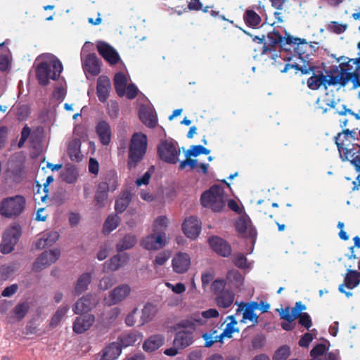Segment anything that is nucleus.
Returning <instances> with one entry per match:
<instances>
[{"label":"nucleus","instance_id":"f257e3e1","mask_svg":"<svg viewBox=\"0 0 360 360\" xmlns=\"http://www.w3.org/2000/svg\"><path fill=\"white\" fill-rule=\"evenodd\" d=\"M337 61L340 62L339 65L331 66L329 71H326V74L321 68L311 65L309 63H304L302 65H300L297 63H287L281 72H286L290 69L294 68L300 71L302 75H307L311 72L312 75L307 80L308 88L311 90L316 91L323 86V89L326 90L328 87L330 86H335L339 85L341 86L343 82L347 68H348L349 65V58L342 56L337 58Z\"/></svg>","mask_w":360,"mask_h":360},{"label":"nucleus","instance_id":"f03ea898","mask_svg":"<svg viewBox=\"0 0 360 360\" xmlns=\"http://www.w3.org/2000/svg\"><path fill=\"white\" fill-rule=\"evenodd\" d=\"M147 136L142 133H135L132 135L129 146L127 167L131 170L134 169L143 160L147 150Z\"/></svg>","mask_w":360,"mask_h":360},{"label":"nucleus","instance_id":"7ed1b4c3","mask_svg":"<svg viewBox=\"0 0 360 360\" xmlns=\"http://www.w3.org/2000/svg\"><path fill=\"white\" fill-rule=\"evenodd\" d=\"M226 201L224 188L219 185L212 186L200 197L202 205L215 212H221L224 208Z\"/></svg>","mask_w":360,"mask_h":360},{"label":"nucleus","instance_id":"20e7f679","mask_svg":"<svg viewBox=\"0 0 360 360\" xmlns=\"http://www.w3.org/2000/svg\"><path fill=\"white\" fill-rule=\"evenodd\" d=\"M62 70L63 65L56 58L50 62L39 63L36 68V77L39 84L46 86L49 84L50 79L57 80Z\"/></svg>","mask_w":360,"mask_h":360},{"label":"nucleus","instance_id":"39448f33","mask_svg":"<svg viewBox=\"0 0 360 360\" xmlns=\"http://www.w3.org/2000/svg\"><path fill=\"white\" fill-rule=\"evenodd\" d=\"M25 205L26 200L21 195L6 198L0 202V214L6 218H15L24 212Z\"/></svg>","mask_w":360,"mask_h":360},{"label":"nucleus","instance_id":"423d86ee","mask_svg":"<svg viewBox=\"0 0 360 360\" xmlns=\"http://www.w3.org/2000/svg\"><path fill=\"white\" fill-rule=\"evenodd\" d=\"M219 315L216 309H209L201 314H194L188 319H183L174 325L172 328L178 330L181 328H191L195 330L198 326H202L205 323V319L216 318Z\"/></svg>","mask_w":360,"mask_h":360},{"label":"nucleus","instance_id":"0eeeda50","mask_svg":"<svg viewBox=\"0 0 360 360\" xmlns=\"http://www.w3.org/2000/svg\"><path fill=\"white\" fill-rule=\"evenodd\" d=\"M160 160L168 164H176L181 154L177 142L173 139L161 141L157 149Z\"/></svg>","mask_w":360,"mask_h":360},{"label":"nucleus","instance_id":"6e6552de","mask_svg":"<svg viewBox=\"0 0 360 360\" xmlns=\"http://www.w3.org/2000/svg\"><path fill=\"white\" fill-rule=\"evenodd\" d=\"M357 126H351V129H343L335 137V142L342 159L349 155L352 148H349L352 141L358 140L356 131Z\"/></svg>","mask_w":360,"mask_h":360},{"label":"nucleus","instance_id":"1a4fd4ad","mask_svg":"<svg viewBox=\"0 0 360 360\" xmlns=\"http://www.w3.org/2000/svg\"><path fill=\"white\" fill-rule=\"evenodd\" d=\"M22 234L21 227L13 223L4 233L0 250L3 254L11 252Z\"/></svg>","mask_w":360,"mask_h":360},{"label":"nucleus","instance_id":"9d476101","mask_svg":"<svg viewBox=\"0 0 360 360\" xmlns=\"http://www.w3.org/2000/svg\"><path fill=\"white\" fill-rule=\"evenodd\" d=\"M60 255V252L58 249L44 251L37 257L36 262L33 264L32 270L39 271L46 268L56 262Z\"/></svg>","mask_w":360,"mask_h":360},{"label":"nucleus","instance_id":"9b49d317","mask_svg":"<svg viewBox=\"0 0 360 360\" xmlns=\"http://www.w3.org/2000/svg\"><path fill=\"white\" fill-rule=\"evenodd\" d=\"M166 245V234L162 232L152 233L143 238L141 245L148 250H157Z\"/></svg>","mask_w":360,"mask_h":360},{"label":"nucleus","instance_id":"f8f14e48","mask_svg":"<svg viewBox=\"0 0 360 360\" xmlns=\"http://www.w3.org/2000/svg\"><path fill=\"white\" fill-rule=\"evenodd\" d=\"M131 288L127 284H122L112 290L108 297L104 298L105 304L112 306L124 300L130 293Z\"/></svg>","mask_w":360,"mask_h":360},{"label":"nucleus","instance_id":"ddd939ff","mask_svg":"<svg viewBox=\"0 0 360 360\" xmlns=\"http://www.w3.org/2000/svg\"><path fill=\"white\" fill-rule=\"evenodd\" d=\"M97 50L99 54L110 65H116L120 60V56L116 50L104 41L98 42Z\"/></svg>","mask_w":360,"mask_h":360},{"label":"nucleus","instance_id":"4468645a","mask_svg":"<svg viewBox=\"0 0 360 360\" xmlns=\"http://www.w3.org/2000/svg\"><path fill=\"white\" fill-rule=\"evenodd\" d=\"M213 251L223 257H227L231 254V247L224 239L218 236H212L208 240Z\"/></svg>","mask_w":360,"mask_h":360},{"label":"nucleus","instance_id":"2eb2a0df","mask_svg":"<svg viewBox=\"0 0 360 360\" xmlns=\"http://www.w3.org/2000/svg\"><path fill=\"white\" fill-rule=\"evenodd\" d=\"M184 234L189 238H196L201 231V222L195 217H190L186 219L182 224Z\"/></svg>","mask_w":360,"mask_h":360},{"label":"nucleus","instance_id":"dca6fc26","mask_svg":"<svg viewBox=\"0 0 360 360\" xmlns=\"http://www.w3.org/2000/svg\"><path fill=\"white\" fill-rule=\"evenodd\" d=\"M235 226L240 234H243L245 238H251L253 242L255 240L257 230L252 226L250 219L242 217L236 222Z\"/></svg>","mask_w":360,"mask_h":360},{"label":"nucleus","instance_id":"f3484780","mask_svg":"<svg viewBox=\"0 0 360 360\" xmlns=\"http://www.w3.org/2000/svg\"><path fill=\"white\" fill-rule=\"evenodd\" d=\"M95 321V317L90 314H85L75 319L72 330L77 334H82L88 330Z\"/></svg>","mask_w":360,"mask_h":360},{"label":"nucleus","instance_id":"a211bd4d","mask_svg":"<svg viewBox=\"0 0 360 360\" xmlns=\"http://www.w3.org/2000/svg\"><path fill=\"white\" fill-rule=\"evenodd\" d=\"M185 330L177 331L173 345L177 348L184 349L191 345L193 342V333L195 330L184 328Z\"/></svg>","mask_w":360,"mask_h":360},{"label":"nucleus","instance_id":"6ab92c4d","mask_svg":"<svg viewBox=\"0 0 360 360\" xmlns=\"http://www.w3.org/2000/svg\"><path fill=\"white\" fill-rule=\"evenodd\" d=\"M97 301L91 294H87L79 299L73 308L76 314L86 313L91 310L96 304Z\"/></svg>","mask_w":360,"mask_h":360},{"label":"nucleus","instance_id":"aec40b11","mask_svg":"<svg viewBox=\"0 0 360 360\" xmlns=\"http://www.w3.org/2000/svg\"><path fill=\"white\" fill-rule=\"evenodd\" d=\"M111 83L107 76L101 75L97 79L96 94L101 103H105L110 94Z\"/></svg>","mask_w":360,"mask_h":360},{"label":"nucleus","instance_id":"412c9836","mask_svg":"<svg viewBox=\"0 0 360 360\" xmlns=\"http://www.w3.org/2000/svg\"><path fill=\"white\" fill-rule=\"evenodd\" d=\"M85 72L92 76H96L101 72V62L96 53H89L83 63Z\"/></svg>","mask_w":360,"mask_h":360},{"label":"nucleus","instance_id":"4be33fe9","mask_svg":"<svg viewBox=\"0 0 360 360\" xmlns=\"http://www.w3.org/2000/svg\"><path fill=\"white\" fill-rule=\"evenodd\" d=\"M191 264L190 257L186 253L179 252L172 259V267L178 274H184L188 271Z\"/></svg>","mask_w":360,"mask_h":360},{"label":"nucleus","instance_id":"5701e85b","mask_svg":"<svg viewBox=\"0 0 360 360\" xmlns=\"http://www.w3.org/2000/svg\"><path fill=\"white\" fill-rule=\"evenodd\" d=\"M96 132L103 145L107 146L110 143L111 140V128L106 121L102 120L97 123Z\"/></svg>","mask_w":360,"mask_h":360},{"label":"nucleus","instance_id":"b1692460","mask_svg":"<svg viewBox=\"0 0 360 360\" xmlns=\"http://www.w3.org/2000/svg\"><path fill=\"white\" fill-rule=\"evenodd\" d=\"M122 346L119 342H113L101 351L100 360H115L120 355Z\"/></svg>","mask_w":360,"mask_h":360},{"label":"nucleus","instance_id":"393cba45","mask_svg":"<svg viewBox=\"0 0 360 360\" xmlns=\"http://www.w3.org/2000/svg\"><path fill=\"white\" fill-rule=\"evenodd\" d=\"M267 39L269 41V46H266V44L263 45L262 51V55L275 51V46L276 45H281L283 37L280 34L278 31L274 30L268 33Z\"/></svg>","mask_w":360,"mask_h":360},{"label":"nucleus","instance_id":"a878e982","mask_svg":"<svg viewBox=\"0 0 360 360\" xmlns=\"http://www.w3.org/2000/svg\"><path fill=\"white\" fill-rule=\"evenodd\" d=\"M129 259V257L127 253L122 255H116L113 256L109 261L104 263V268L110 271H116L121 266L126 264Z\"/></svg>","mask_w":360,"mask_h":360},{"label":"nucleus","instance_id":"bb28decb","mask_svg":"<svg viewBox=\"0 0 360 360\" xmlns=\"http://www.w3.org/2000/svg\"><path fill=\"white\" fill-rule=\"evenodd\" d=\"M165 342V338L161 335H154L145 340L143 349L147 352H153L159 349Z\"/></svg>","mask_w":360,"mask_h":360},{"label":"nucleus","instance_id":"cd10ccee","mask_svg":"<svg viewBox=\"0 0 360 360\" xmlns=\"http://www.w3.org/2000/svg\"><path fill=\"white\" fill-rule=\"evenodd\" d=\"M58 238L59 234L56 231L46 232L36 243V248L41 250L51 246L58 240Z\"/></svg>","mask_w":360,"mask_h":360},{"label":"nucleus","instance_id":"c85d7f7f","mask_svg":"<svg viewBox=\"0 0 360 360\" xmlns=\"http://www.w3.org/2000/svg\"><path fill=\"white\" fill-rule=\"evenodd\" d=\"M234 299L235 294L229 290H226L216 295L215 301L219 307L228 308L232 305Z\"/></svg>","mask_w":360,"mask_h":360},{"label":"nucleus","instance_id":"c756f323","mask_svg":"<svg viewBox=\"0 0 360 360\" xmlns=\"http://www.w3.org/2000/svg\"><path fill=\"white\" fill-rule=\"evenodd\" d=\"M293 50L300 59L305 61L309 59L311 46L305 39H300L297 44L293 47Z\"/></svg>","mask_w":360,"mask_h":360},{"label":"nucleus","instance_id":"7c9ffc66","mask_svg":"<svg viewBox=\"0 0 360 360\" xmlns=\"http://www.w3.org/2000/svg\"><path fill=\"white\" fill-rule=\"evenodd\" d=\"M131 193L129 191H122L120 196L115 200V209L117 213H122L131 201Z\"/></svg>","mask_w":360,"mask_h":360},{"label":"nucleus","instance_id":"2f4dec72","mask_svg":"<svg viewBox=\"0 0 360 360\" xmlns=\"http://www.w3.org/2000/svg\"><path fill=\"white\" fill-rule=\"evenodd\" d=\"M91 274L90 273H84L82 274L77 279L75 288L74 294L79 295L83 292L87 290L88 285L91 281Z\"/></svg>","mask_w":360,"mask_h":360},{"label":"nucleus","instance_id":"473e14b6","mask_svg":"<svg viewBox=\"0 0 360 360\" xmlns=\"http://www.w3.org/2000/svg\"><path fill=\"white\" fill-rule=\"evenodd\" d=\"M347 288L352 290L360 283V272L356 270L348 269L344 279Z\"/></svg>","mask_w":360,"mask_h":360},{"label":"nucleus","instance_id":"72a5a7b5","mask_svg":"<svg viewBox=\"0 0 360 360\" xmlns=\"http://www.w3.org/2000/svg\"><path fill=\"white\" fill-rule=\"evenodd\" d=\"M343 160H349L357 172H360V145L352 144V151Z\"/></svg>","mask_w":360,"mask_h":360},{"label":"nucleus","instance_id":"f704fd0d","mask_svg":"<svg viewBox=\"0 0 360 360\" xmlns=\"http://www.w3.org/2000/svg\"><path fill=\"white\" fill-rule=\"evenodd\" d=\"M113 82L116 93L119 96H123L125 93L127 82V79L125 75L120 72L116 73L115 75Z\"/></svg>","mask_w":360,"mask_h":360},{"label":"nucleus","instance_id":"c9c22d12","mask_svg":"<svg viewBox=\"0 0 360 360\" xmlns=\"http://www.w3.org/2000/svg\"><path fill=\"white\" fill-rule=\"evenodd\" d=\"M137 242L136 236L133 234L125 235L117 244L116 249L122 252L133 248Z\"/></svg>","mask_w":360,"mask_h":360},{"label":"nucleus","instance_id":"e433bc0d","mask_svg":"<svg viewBox=\"0 0 360 360\" xmlns=\"http://www.w3.org/2000/svg\"><path fill=\"white\" fill-rule=\"evenodd\" d=\"M316 108L320 110L323 114L326 113L331 109L335 110V113L337 114V108H340L337 106L338 103L335 99L330 98H323L322 100L319 98L316 101Z\"/></svg>","mask_w":360,"mask_h":360},{"label":"nucleus","instance_id":"4c0bfd02","mask_svg":"<svg viewBox=\"0 0 360 360\" xmlns=\"http://www.w3.org/2000/svg\"><path fill=\"white\" fill-rule=\"evenodd\" d=\"M139 118L141 122L149 128H155L157 125L156 115L150 110H141L139 112Z\"/></svg>","mask_w":360,"mask_h":360},{"label":"nucleus","instance_id":"58836bf2","mask_svg":"<svg viewBox=\"0 0 360 360\" xmlns=\"http://www.w3.org/2000/svg\"><path fill=\"white\" fill-rule=\"evenodd\" d=\"M60 176L63 181L68 184H74L77 180L78 176L77 169L72 165L66 166Z\"/></svg>","mask_w":360,"mask_h":360},{"label":"nucleus","instance_id":"ea45409f","mask_svg":"<svg viewBox=\"0 0 360 360\" xmlns=\"http://www.w3.org/2000/svg\"><path fill=\"white\" fill-rule=\"evenodd\" d=\"M243 19L246 25L251 27H257L261 22V17L252 10H247L243 15Z\"/></svg>","mask_w":360,"mask_h":360},{"label":"nucleus","instance_id":"a19ab883","mask_svg":"<svg viewBox=\"0 0 360 360\" xmlns=\"http://www.w3.org/2000/svg\"><path fill=\"white\" fill-rule=\"evenodd\" d=\"M68 154L72 161L81 160L80 143L79 141L70 142L68 147Z\"/></svg>","mask_w":360,"mask_h":360},{"label":"nucleus","instance_id":"79ce46f5","mask_svg":"<svg viewBox=\"0 0 360 360\" xmlns=\"http://www.w3.org/2000/svg\"><path fill=\"white\" fill-rule=\"evenodd\" d=\"M119 223L120 217L118 216L116 214L108 216L103 225V233L105 234L110 233L118 226Z\"/></svg>","mask_w":360,"mask_h":360},{"label":"nucleus","instance_id":"37998d69","mask_svg":"<svg viewBox=\"0 0 360 360\" xmlns=\"http://www.w3.org/2000/svg\"><path fill=\"white\" fill-rule=\"evenodd\" d=\"M68 309L69 307L67 305L58 308L51 319L50 326L56 327L58 326L67 314Z\"/></svg>","mask_w":360,"mask_h":360},{"label":"nucleus","instance_id":"c03bdc74","mask_svg":"<svg viewBox=\"0 0 360 360\" xmlns=\"http://www.w3.org/2000/svg\"><path fill=\"white\" fill-rule=\"evenodd\" d=\"M347 24L340 23L337 21H330L326 26V29L329 32L336 34L344 33L347 30Z\"/></svg>","mask_w":360,"mask_h":360},{"label":"nucleus","instance_id":"a18cd8bd","mask_svg":"<svg viewBox=\"0 0 360 360\" xmlns=\"http://www.w3.org/2000/svg\"><path fill=\"white\" fill-rule=\"evenodd\" d=\"M104 183H107L111 191H114L117 188V175L115 171L110 170L105 176Z\"/></svg>","mask_w":360,"mask_h":360},{"label":"nucleus","instance_id":"49530a36","mask_svg":"<svg viewBox=\"0 0 360 360\" xmlns=\"http://www.w3.org/2000/svg\"><path fill=\"white\" fill-rule=\"evenodd\" d=\"M290 355V348L288 345L278 347L272 358V360H286Z\"/></svg>","mask_w":360,"mask_h":360},{"label":"nucleus","instance_id":"de8ad7c7","mask_svg":"<svg viewBox=\"0 0 360 360\" xmlns=\"http://www.w3.org/2000/svg\"><path fill=\"white\" fill-rule=\"evenodd\" d=\"M210 153V150L205 148L201 145H195L192 146L189 150H187L186 153V157L193 156L197 157L200 154L208 155Z\"/></svg>","mask_w":360,"mask_h":360},{"label":"nucleus","instance_id":"09e8293b","mask_svg":"<svg viewBox=\"0 0 360 360\" xmlns=\"http://www.w3.org/2000/svg\"><path fill=\"white\" fill-rule=\"evenodd\" d=\"M155 313V308L151 304H146L142 309L141 319L143 322H149L152 320Z\"/></svg>","mask_w":360,"mask_h":360},{"label":"nucleus","instance_id":"8fccbe9b","mask_svg":"<svg viewBox=\"0 0 360 360\" xmlns=\"http://www.w3.org/2000/svg\"><path fill=\"white\" fill-rule=\"evenodd\" d=\"M139 335L134 333H130L125 335H124L121 339V345L122 347H128L130 345H133L135 342L139 340Z\"/></svg>","mask_w":360,"mask_h":360},{"label":"nucleus","instance_id":"3c124183","mask_svg":"<svg viewBox=\"0 0 360 360\" xmlns=\"http://www.w3.org/2000/svg\"><path fill=\"white\" fill-rule=\"evenodd\" d=\"M29 309L30 307L27 302L19 303L17 304L14 309V313L18 320L20 321L22 319L28 312Z\"/></svg>","mask_w":360,"mask_h":360},{"label":"nucleus","instance_id":"603ef678","mask_svg":"<svg viewBox=\"0 0 360 360\" xmlns=\"http://www.w3.org/2000/svg\"><path fill=\"white\" fill-rule=\"evenodd\" d=\"M226 285V282L224 279H216L214 280L211 285V290L215 295L221 293V292L226 291L225 287Z\"/></svg>","mask_w":360,"mask_h":360},{"label":"nucleus","instance_id":"864d4df0","mask_svg":"<svg viewBox=\"0 0 360 360\" xmlns=\"http://www.w3.org/2000/svg\"><path fill=\"white\" fill-rule=\"evenodd\" d=\"M328 350V347L323 343L316 345L310 351V355L314 359L322 356Z\"/></svg>","mask_w":360,"mask_h":360},{"label":"nucleus","instance_id":"5fc2aeb1","mask_svg":"<svg viewBox=\"0 0 360 360\" xmlns=\"http://www.w3.org/2000/svg\"><path fill=\"white\" fill-rule=\"evenodd\" d=\"M336 113L340 116L349 114L352 116V121L360 120L359 113H354L351 109L347 108L345 105H342L340 108H337Z\"/></svg>","mask_w":360,"mask_h":360},{"label":"nucleus","instance_id":"6e6d98bb","mask_svg":"<svg viewBox=\"0 0 360 360\" xmlns=\"http://www.w3.org/2000/svg\"><path fill=\"white\" fill-rule=\"evenodd\" d=\"M116 282L115 277L107 276H104L99 282L98 287L102 290H106L111 288Z\"/></svg>","mask_w":360,"mask_h":360},{"label":"nucleus","instance_id":"4d7b16f0","mask_svg":"<svg viewBox=\"0 0 360 360\" xmlns=\"http://www.w3.org/2000/svg\"><path fill=\"white\" fill-rule=\"evenodd\" d=\"M245 320H249L252 322L253 325H255L258 323V316L254 311L245 308L240 322L245 323Z\"/></svg>","mask_w":360,"mask_h":360},{"label":"nucleus","instance_id":"13d9d810","mask_svg":"<svg viewBox=\"0 0 360 360\" xmlns=\"http://www.w3.org/2000/svg\"><path fill=\"white\" fill-rule=\"evenodd\" d=\"M108 197V194H105L96 191L94 196L96 206H97L98 208L104 207L107 203Z\"/></svg>","mask_w":360,"mask_h":360},{"label":"nucleus","instance_id":"bf43d9fd","mask_svg":"<svg viewBox=\"0 0 360 360\" xmlns=\"http://www.w3.org/2000/svg\"><path fill=\"white\" fill-rule=\"evenodd\" d=\"M234 264L240 269H244L247 266V258L243 253H237L233 255Z\"/></svg>","mask_w":360,"mask_h":360},{"label":"nucleus","instance_id":"052dcab7","mask_svg":"<svg viewBox=\"0 0 360 360\" xmlns=\"http://www.w3.org/2000/svg\"><path fill=\"white\" fill-rule=\"evenodd\" d=\"M298 319L299 323L307 329H309L312 326L311 319L307 312L301 314Z\"/></svg>","mask_w":360,"mask_h":360},{"label":"nucleus","instance_id":"680f3d73","mask_svg":"<svg viewBox=\"0 0 360 360\" xmlns=\"http://www.w3.org/2000/svg\"><path fill=\"white\" fill-rule=\"evenodd\" d=\"M266 342V338L263 335H255L252 340V347L257 349L263 347Z\"/></svg>","mask_w":360,"mask_h":360},{"label":"nucleus","instance_id":"e2e57ef3","mask_svg":"<svg viewBox=\"0 0 360 360\" xmlns=\"http://www.w3.org/2000/svg\"><path fill=\"white\" fill-rule=\"evenodd\" d=\"M188 165L191 169H194L198 167V162L195 159H191L190 157H186V159L180 162L179 169H184Z\"/></svg>","mask_w":360,"mask_h":360},{"label":"nucleus","instance_id":"0e129e2a","mask_svg":"<svg viewBox=\"0 0 360 360\" xmlns=\"http://www.w3.org/2000/svg\"><path fill=\"white\" fill-rule=\"evenodd\" d=\"M66 96V90L63 86H57L53 92L52 98L57 101L61 102Z\"/></svg>","mask_w":360,"mask_h":360},{"label":"nucleus","instance_id":"69168bd1","mask_svg":"<svg viewBox=\"0 0 360 360\" xmlns=\"http://www.w3.org/2000/svg\"><path fill=\"white\" fill-rule=\"evenodd\" d=\"M314 337L311 333H306L299 340V345L302 347H308L310 342L313 340Z\"/></svg>","mask_w":360,"mask_h":360},{"label":"nucleus","instance_id":"338daca9","mask_svg":"<svg viewBox=\"0 0 360 360\" xmlns=\"http://www.w3.org/2000/svg\"><path fill=\"white\" fill-rule=\"evenodd\" d=\"M280 316L281 319L286 320L290 323H292L295 319H296V315H293L290 313V309L288 307H285V309H283L280 312Z\"/></svg>","mask_w":360,"mask_h":360},{"label":"nucleus","instance_id":"774afa93","mask_svg":"<svg viewBox=\"0 0 360 360\" xmlns=\"http://www.w3.org/2000/svg\"><path fill=\"white\" fill-rule=\"evenodd\" d=\"M215 333H217L216 330H213L212 333H205L202 334V338L205 341V347H210L214 345V342H216V340H214L213 336V335Z\"/></svg>","mask_w":360,"mask_h":360}]
</instances>
